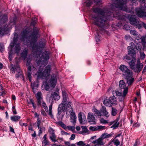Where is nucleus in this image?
Instances as JSON below:
<instances>
[{
  "label": "nucleus",
  "instance_id": "obj_1",
  "mask_svg": "<svg viewBox=\"0 0 146 146\" xmlns=\"http://www.w3.org/2000/svg\"><path fill=\"white\" fill-rule=\"evenodd\" d=\"M31 31L32 29L29 27L24 29L21 33V37L20 39L26 41L27 46L32 49L33 55L37 58L36 60L38 64L49 59V56L48 52L45 51L42 53L41 52V50L45 46V40H42L38 45L36 42L39 36L38 30L34 28L33 33L31 34Z\"/></svg>",
  "mask_w": 146,
  "mask_h": 146
},
{
  "label": "nucleus",
  "instance_id": "obj_2",
  "mask_svg": "<svg viewBox=\"0 0 146 146\" xmlns=\"http://www.w3.org/2000/svg\"><path fill=\"white\" fill-rule=\"evenodd\" d=\"M14 36L13 42L11 43L8 47L9 58L10 61L11 60L13 54L15 53L18 54L21 49L20 43L17 42L18 35L15 34Z\"/></svg>",
  "mask_w": 146,
  "mask_h": 146
},
{
  "label": "nucleus",
  "instance_id": "obj_3",
  "mask_svg": "<svg viewBox=\"0 0 146 146\" xmlns=\"http://www.w3.org/2000/svg\"><path fill=\"white\" fill-rule=\"evenodd\" d=\"M51 66L50 65L46 66L45 69L43 70L40 66L38 72L37 74V77L38 78H42L43 79H47V77L49 76L51 70Z\"/></svg>",
  "mask_w": 146,
  "mask_h": 146
},
{
  "label": "nucleus",
  "instance_id": "obj_4",
  "mask_svg": "<svg viewBox=\"0 0 146 146\" xmlns=\"http://www.w3.org/2000/svg\"><path fill=\"white\" fill-rule=\"evenodd\" d=\"M134 42L136 44V45L134 43L131 42L130 43V46H128L127 48L129 50L128 54V55L130 56H135V53L134 49H141L142 48V46H139L141 44L139 40H135Z\"/></svg>",
  "mask_w": 146,
  "mask_h": 146
},
{
  "label": "nucleus",
  "instance_id": "obj_5",
  "mask_svg": "<svg viewBox=\"0 0 146 146\" xmlns=\"http://www.w3.org/2000/svg\"><path fill=\"white\" fill-rule=\"evenodd\" d=\"M127 18L129 20L131 24L136 27L139 29L141 28L142 25L146 29V24L143 22L141 24L139 21L135 18V16L129 15Z\"/></svg>",
  "mask_w": 146,
  "mask_h": 146
},
{
  "label": "nucleus",
  "instance_id": "obj_6",
  "mask_svg": "<svg viewBox=\"0 0 146 146\" xmlns=\"http://www.w3.org/2000/svg\"><path fill=\"white\" fill-rule=\"evenodd\" d=\"M72 104L71 103L69 102L67 105V107H68V110L66 111V114L67 115H70V121L73 124L76 123V116L75 115L74 112L73 111V108H72L71 105Z\"/></svg>",
  "mask_w": 146,
  "mask_h": 146
},
{
  "label": "nucleus",
  "instance_id": "obj_7",
  "mask_svg": "<svg viewBox=\"0 0 146 146\" xmlns=\"http://www.w3.org/2000/svg\"><path fill=\"white\" fill-rule=\"evenodd\" d=\"M119 68L126 79H129L133 75L132 72L125 65L121 64Z\"/></svg>",
  "mask_w": 146,
  "mask_h": 146
},
{
  "label": "nucleus",
  "instance_id": "obj_8",
  "mask_svg": "<svg viewBox=\"0 0 146 146\" xmlns=\"http://www.w3.org/2000/svg\"><path fill=\"white\" fill-rule=\"evenodd\" d=\"M57 79L54 76H52L48 83H45V84H43L42 86V90H45L46 91H48L50 87L52 88H54L56 84Z\"/></svg>",
  "mask_w": 146,
  "mask_h": 146
},
{
  "label": "nucleus",
  "instance_id": "obj_9",
  "mask_svg": "<svg viewBox=\"0 0 146 146\" xmlns=\"http://www.w3.org/2000/svg\"><path fill=\"white\" fill-rule=\"evenodd\" d=\"M37 101V105L38 106L43 107L45 109L46 112L48 111V108L46 105L43 101L40 92H38L36 95Z\"/></svg>",
  "mask_w": 146,
  "mask_h": 146
},
{
  "label": "nucleus",
  "instance_id": "obj_10",
  "mask_svg": "<svg viewBox=\"0 0 146 146\" xmlns=\"http://www.w3.org/2000/svg\"><path fill=\"white\" fill-rule=\"evenodd\" d=\"M135 11L137 15L140 18L144 19L146 17V3L144 4V6H141L139 8L135 9Z\"/></svg>",
  "mask_w": 146,
  "mask_h": 146
},
{
  "label": "nucleus",
  "instance_id": "obj_11",
  "mask_svg": "<svg viewBox=\"0 0 146 146\" xmlns=\"http://www.w3.org/2000/svg\"><path fill=\"white\" fill-rule=\"evenodd\" d=\"M26 65L28 66L27 76L28 78L31 77V72L33 73V74H36L37 73V69L31 63V60L28 59L26 63Z\"/></svg>",
  "mask_w": 146,
  "mask_h": 146
},
{
  "label": "nucleus",
  "instance_id": "obj_12",
  "mask_svg": "<svg viewBox=\"0 0 146 146\" xmlns=\"http://www.w3.org/2000/svg\"><path fill=\"white\" fill-rule=\"evenodd\" d=\"M68 108V107H67L66 106H64L62 104H60L59 105L58 108V118H59V119L62 118L64 115V114H62V110L63 111L66 110L67 111V110Z\"/></svg>",
  "mask_w": 146,
  "mask_h": 146
},
{
  "label": "nucleus",
  "instance_id": "obj_13",
  "mask_svg": "<svg viewBox=\"0 0 146 146\" xmlns=\"http://www.w3.org/2000/svg\"><path fill=\"white\" fill-rule=\"evenodd\" d=\"M119 86L120 89L123 90V96H125L128 92V88L127 86H126V83L123 80H121L119 81Z\"/></svg>",
  "mask_w": 146,
  "mask_h": 146
},
{
  "label": "nucleus",
  "instance_id": "obj_14",
  "mask_svg": "<svg viewBox=\"0 0 146 146\" xmlns=\"http://www.w3.org/2000/svg\"><path fill=\"white\" fill-rule=\"evenodd\" d=\"M143 65L140 63V59L138 58L137 60V64L133 70L135 72L139 73L142 70L143 67Z\"/></svg>",
  "mask_w": 146,
  "mask_h": 146
},
{
  "label": "nucleus",
  "instance_id": "obj_15",
  "mask_svg": "<svg viewBox=\"0 0 146 146\" xmlns=\"http://www.w3.org/2000/svg\"><path fill=\"white\" fill-rule=\"evenodd\" d=\"M103 140V138L100 137L93 141L92 143L94 144V146H101L105 144V143Z\"/></svg>",
  "mask_w": 146,
  "mask_h": 146
},
{
  "label": "nucleus",
  "instance_id": "obj_16",
  "mask_svg": "<svg viewBox=\"0 0 146 146\" xmlns=\"http://www.w3.org/2000/svg\"><path fill=\"white\" fill-rule=\"evenodd\" d=\"M87 119L88 122L90 124H94L96 123V119L92 113H88Z\"/></svg>",
  "mask_w": 146,
  "mask_h": 146
},
{
  "label": "nucleus",
  "instance_id": "obj_17",
  "mask_svg": "<svg viewBox=\"0 0 146 146\" xmlns=\"http://www.w3.org/2000/svg\"><path fill=\"white\" fill-rule=\"evenodd\" d=\"M78 118L80 123L84 124L86 123V115L82 113H79L78 114Z\"/></svg>",
  "mask_w": 146,
  "mask_h": 146
},
{
  "label": "nucleus",
  "instance_id": "obj_18",
  "mask_svg": "<svg viewBox=\"0 0 146 146\" xmlns=\"http://www.w3.org/2000/svg\"><path fill=\"white\" fill-rule=\"evenodd\" d=\"M130 33L131 35H133V36L135 37L136 40H140L141 38V35L135 30H131L130 31Z\"/></svg>",
  "mask_w": 146,
  "mask_h": 146
},
{
  "label": "nucleus",
  "instance_id": "obj_19",
  "mask_svg": "<svg viewBox=\"0 0 146 146\" xmlns=\"http://www.w3.org/2000/svg\"><path fill=\"white\" fill-rule=\"evenodd\" d=\"M63 100L61 104H62L64 106H66L68 104H66L67 100L68 99V96L65 91H63L62 92Z\"/></svg>",
  "mask_w": 146,
  "mask_h": 146
},
{
  "label": "nucleus",
  "instance_id": "obj_20",
  "mask_svg": "<svg viewBox=\"0 0 146 146\" xmlns=\"http://www.w3.org/2000/svg\"><path fill=\"white\" fill-rule=\"evenodd\" d=\"M11 70L12 73H15V71L17 72L18 73L21 74L22 73V71L20 69V67L17 64L14 66L12 67L11 69Z\"/></svg>",
  "mask_w": 146,
  "mask_h": 146
},
{
  "label": "nucleus",
  "instance_id": "obj_21",
  "mask_svg": "<svg viewBox=\"0 0 146 146\" xmlns=\"http://www.w3.org/2000/svg\"><path fill=\"white\" fill-rule=\"evenodd\" d=\"M131 56L132 57V58L131 60L128 63L129 65L130 68L133 70L135 66V62L136 61V59L135 58L133 57L134 56Z\"/></svg>",
  "mask_w": 146,
  "mask_h": 146
},
{
  "label": "nucleus",
  "instance_id": "obj_22",
  "mask_svg": "<svg viewBox=\"0 0 146 146\" xmlns=\"http://www.w3.org/2000/svg\"><path fill=\"white\" fill-rule=\"evenodd\" d=\"M100 2V1L98 0H93V1L90 0H88L86 1L85 3L87 7H89L93 4V2L96 3V4H98Z\"/></svg>",
  "mask_w": 146,
  "mask_h": 146
},
{
  "label": "nucleus",
  "instance_id": "obj_23",
  "mask_svg": "<svg viewBox=\"0 0 146 146\" xmlns=\"http://www.w3.org/2000/svg\"><path fill=\"white\" fill-rule=\"evenodd\" d=\"M101 111L103 114V115L108 117L109 116L110 114L106 110V108L103 106L101 110Z\"/></svg>",
  "mask_w": 146,
  "mask_h": 146
},
{
  "label": "nucleus",
  "instance_id": "obj_24",
  "mask_svg": "<svg viewBox=\"0 0 146 146\" xmlns=\"http://www.w3.org/2000/svg\"><path fill=\"white\" fill-rule=\"evenodd\" d=\"M47 135L45 134L43 137V140L42 141V145L45 146L50 145L49 142L47 139Z\"/></svg>",
  "mask_w": 146,
  "mask_h": 146
},
{
  "label": "nucleus",
  "instance_id": "obj_25",
  "mask_svg": "<svg viewBox=\"0 0 146 146\" xmlns=\"http://www.w3.org/2000/svg\"><path fill=\"white\" fill-rule=\"evenodd\" d=\"M51 96L55 100H58L60 98V97L59 94L58 92H54L51 94Z\"/></svg>",
  "mask_w": 146,
  "mask_h": 146
},
{
  "label": "nucleus",
  "instance_id": "obj_26",
  "mask_svg": "<svg viewBox=\"0 0 146 146\" xmlns=\"http://www.w3.org/2000/svg\"><path fill=\"white\" fill-rule=\"evenodd\" d=\"M110 102L112 105H116L117 104V102L115 96H112L109 98Z\"/></svg>",
  "mask_w": 146,
  "mask_h": 146
},
{
  "label": "nucleus",
  "instance_id": "obj_27",
  "mask_svg": "<svg viewBox=\"0 0 146 146\" xmlns=\"http://www.w3.org/2000/svg\"><path fill=\"white\" fill-rule=\"evenodd\" d=\"M119 120V118H117L114 121L111 122L112 124L114 123V124L111 127V128H112L114 129L118 127L119 123L118 122Z\"/></svg>",
  "mask_w": 146,
  "mask_h": 146
},
{
  "label": "nucleus",
  "instance_id": "obj_28",
  "mask_svg": "<svg viewBox=\"0 0 146 146\" xmlns=\"http://www.w3.org/2000/svg\"><path fill=\"white\" fill-rule=\"evenodd\" d=\"M21 117L19 115H13L11 117V120L13 121H17L20 119Z\"/></svg>",
  "mask_w": 146,
  "mask_h": 146
},
{
  "label": "nucleus",
  "instance_id": "obj_29",
  "mask_svg": "<svg viewBox=\"0 0 146 146\" xmlns=\"http://www.w3.org/2000/svg\"><path fill=\"white\" fill-rule=\"evenodd\" d=\"M27 53L28 49L26 48L24 49L23 52L21 53L22 57L24 58H26L27 57Z\"/></svg>",
  "mask_w": 146,
  "mask_h": 146
},
{
  "label": "nucleus",
  "instance_id": "obj_30",
  "mask_svg": "<svg viewBox=\"0 0 146 146\" xmlns=\"http://www.w3.org/2000/svg\"><path fill=\"white\" fill-rule=\"evenodd\" d=\"M113 135V133H111L109 134H108L107 133H104L103 134L102 136L101 137L103 138V140L106 138H109L111 137Z\"/></svg>",
  "mask_w": 146,
  "mask_h": 146
},
{
  "label": "nucleus",
  "instance_id": "obj_31",
  "mask_svg": "<svg viewBox=\"0 0 146 146\" xmlns=\"http://www.w3.org/2000/svg\"><path fill=\"white\" fill-rule=\"evenodd\" d=\"M113 94H114L115 96H116L120 97L121 98L124 99L125 97L123 96V95L121 92L118 91H115L114 93H113Z\"/></svg>",
  "mask_w": 146,
  "mask_h": 146
},
{
  "label": "nucleus",
  "instance_id": "obj_32",
  "mask_svg": "<svg viewBox=\"0 0 146 146\" xmlns=\"http://www.w3.org/2000/svg\"><path fill=\"white\" fill-rule=\"evenodd\" d=\"M92 111L94 114H96L97 116L100 117L102 116L101 111L100 112L99 110H98L96 108H94L92 109Z\"/></svg>",
  "mask_w": 146,
  "mask_h": 146
},
{
  "label": "nucleus",
  "instance_id": "obj_33",
  "mask_svg": "<svg viewBox=\"0 0 146 146\" xmlns=\"http://www.w3.org/2000/svg\"><path fill=\"white\" fill-rule=\"evenodd\" d=\"M103 103L104 105L106 106L111 107V104L109 100H108L107 99L104 100L103 101Z\"/></svg>",
  "mask_w": 146,
  "mask_h": 146
},
{
  "label": "nucleus",
  "instance_id": "obj_34",
  "mask_svg": "<svg viewBox=\"0 0 146 146\" xmlns=\"http://www.w3.org/2000/svg\"><path fill=\"white\" fill-rule=\"evenodd\" d=\"M133 75L129 79H126L127 80V82L129 86L131 85L134 81V78H132Z\"/></svg>",
  "mask_w": 146,
  "mask_h": 146
},
{
  "label": "nucleus",
  "instance_id": "obj_35",
  "mask_svg": "<svg viewBox=\"0 0 146 146\" xmlns=\"http://www.w3.org/2000/svg\"><path fill=\"white\" fill-rule=\"evenodd\" d=\"M81 127L82 128V133L83 134H84L85 133H88V132L89 131L87 129V127H84V126H82Z\"/></svg>",
  "mask_w": 146,
  "mask_h": 146
},
{
  "label": "nucleus",
  "instance_id": "obj_36",
  "mask_svg": "<svg viewBox=\"0 0 146 146\" xmlns=\"http://www.w3.org/2000/svg\"><path fill=\"white\" fill-rule=\"evenodd\" d=\"M112 142L116 146L119 145L120 143L119 141L117 139H115V138L112 140Z\"/></svg>",
  "mask_w": 146,
  "mask_h": 146
},
{
  "label": "nucleus",
  "instance_id": "obj_37",
  "mask_svg": "<svg viewBox=\"0 0 146 146\" xmlns=\"http://www.w3.org/2000/svg\"><path fill=\"white\" fill-rule=\"evenodd\" d=\"M52 105H50L49 106V110H48V111L47 112H48L49 115L52 117H53V116L52 113Z\"/></svg>",
  "mask_w": 146,
  "mask_h": 146
},
{
  "label": "nucleus",
  "instance_id": "obj_38",
  "mask_svg": "<svg viewBox=\"0 0 146 146\" xmlns=\"http://www.w3.org/2000/svg\"><path fill=\"white\" fill-rule=\"evenodd\" d=\"M112 110L111 112V115L113 116H115L117 114V110L113 108H112Z\"/></svg>",
  "mask_w": 146,
  "mask_h": 146
},
{
  "label": "nucleus",
  "instance_id": "obj_39",
  "mask_svg": "<svg viewBox=\"0 0 146 146\" xmlns=\"http://www.w3.org/2000/svg\"><path fill=\"white\" fill-rule=\"evenodd\" d=\"M141 42L143 45H144L146 43V36H143L142 37L141 36Z\"/></svg>",
  "mask_w": 146,
  "mask_h": 146
},
{
  "label": "nucleus",
  "instance_id": "obj_40",
  "mask_svg": "<svg viewBox=\"0 0 146 146\" xmlns=\"http://www.w3.org/2000/svg\"><path fill=\"white\" fill-rule=\"evenodd\" d=\"M50 138L51 140L54 142H56L57 141V140L56 139V136L55 135H50Z\"/></svg>",
  "mask_w": 146,
  "mask_h": 146
},
{
  "label": "nucleus",
  "instance_id": "obj_41",
  "mask_svg": "<svg viewBox=\"0 0 146 146\" xmlns=\"http://www.w3.org/2000/svg\"><path fill=\"white\" fill-rule=\"evenodd\" d=\"M140 56L141 59L143 60L145 57V55L143 52H140Z\"/></svg>",
  "mask_w": 146,
  "mask_h": 146
},
{
  "label": "nucleus",
  "instance_id": "obj_42",
  "mask_svg": "<svg viewBox=\"0 0 146 146\" xmlns=\"http://www.w3.org/2000/svg\"><path fill=\"white\" fill-rule=\"evenodd\" d=\"M48 131L50 133V135H55L54 132V130L51 127H49Z\"/></svg>",
  "mask_w": 146,
  "mask_h": 146
},
{
  "label": "nucleus",
  "instance_id": "obj_43",
  "mask_svg": "<svg viewBox=\"0 0 146 146\" xmlns=\"http://www.w3.org/2000/svg\"><path fill=\"white\" fill-rule=\"evenodd\" d=\"M77 144L79 146H84L86 145V144L82 141H80L77 142Z\"/></svg>",
  "mask_w": 146,
  "mask_h": 146
},
{
  "label": "nucleus",
  "instance_id": "obj_44",
  "mask_svg": "<svg viewBox=\"0 0 146 146\" xmlns=\"http://www.w3.org/2000/svg\"><path fill=\"white\" fill-rule=\"evenodd\" d=\"M89 129L91 131H96L98 129L97 128V127L96 126H91L90 127Z\"/></svg>",
  "mask_w": 146,
  "mask_h": 146
},
{
  "label": "nucleus",
  "instance_id": "obj_45",
  "mask_svg": "<svg viewBox=\"0 0 146 146\" xmlns=\"http://www.w3.org/2000/svg\"><path fill=\"white\" fill-rule=\"evenodd\" d=\"M67 128L68 130L73 131L74 130L75 127L73 126H69L67 127Z\"/></svg>",
  "mask_w": 146,
  "mask_h": 146
},
{
  "label": "nucleus",
  "instance_id": "obj_46",
  "mask_svg": "<svg viewBox=\"0 0 146 146\" xmlns=\"http://www.w3.org/2000/svg\"><path fill=\"white\" fill-rule=\"evenodd\" d=\"M100 121L101 123L104 124H106L108 123V122L106 120L104 119L103 118H102L100 119Z\"/></svg>",
  "mask_w": 146,
  "mask_h": 146
},
{
  "label": "nucleus",
  "instance_id": "obj_47",
  "mask_svg": "<svg viewBox=\"0 0 146 146\" xmlns=\"http://www.w3.org/2000/svg\"><path fill=\"white\" fill-rule=\"evenodd\" d=\"M4 48V46L3 44L2 43L0 44V51H2L3 50Z\"/></svg>",
  "mask_w": 146,
  "mask_h": 146
},
{
  "label": "nucleus",
  "instance_id": "obj_48",
  "mask_svg": "<svg viewBox=\"0 0 146 146\" xmlns=\"http://www.w3.org/2000/svg\"><path fill=\"white\" fill-rule=\"evenodd\" d=\"M4 19L3 21V22H5L7 20V17L6 15H5L3 16L1 20L2 21L3 19Z\"/></svg>",
  "mask_w": 146,
  "mask_h": 146
},
{
  "label": "nucleus",
  "instance_id": "obj_49",
  "mask_svg": "<svg viewBox=\"0 0 146 146\" xmlns=\"http://www.w3.org/2000/svg\"><path fill=\"white\" fill-rule=\"evenodd\" d=\"M98 129L100 130H103L104 129H105V127L104 126H98Z\"/></svg>",
  "mask_w": 146,
  "mask_h": 146
},
{
  "label": "nucleus",
  "instance_id": "obj_50",
  "mask_svg": "<svg viewBox=\"0 0 146 146\" xmlns=\"http://www.w3.org/2000/svg\"><path fill=\"white\" fill-rule=\"evenodd\" d=\"M75 137V135L74 134H72L71 135V137L70 138V139L71 140H73L74 139Z\"/></svg>",
  "mask_w": 146,
  "mask_h": 146
},
{
  "label": "nucleus",
  "instance_id": "obj_51",
  "mask_svg": "<svg viewBox=\"0 0 146 146\" xmlns=\"http://www.w3.org/2000/svg\"><path fill=\"white\" fill-rule=\"evenodd\" d=\"M31 102L33 105V106L34 108V109H35L36 108V106L34 104V102L32 100H31Z\"/></svg>",
  "mask_w": 146,
  "mask_h": 146
},
{
  "label": "nucleus",
  "instance_id": "obj_52",
  "mask_svg": "<svg viewBox=\"0 0 146 146\" xmlns=\"http://www.w3.org/2000/svg\"><path fill=\"white\" fill-rule=\"evenodd\" d=\"M19 124L21 125L24 126H27V124L26 123H22L21 121L19 122Z\"/></svg>",
  "mask_w": 146,
  "mask_h": 146
},
{
  "label": "nucleus",
  "instance_id": "obj_53",
  "mask_svg": "<svg viewBox=\"0 0 146 146\" xmlns=\"http://www.w3.org/2000/svg\"><path fill=\"white\" fill-rule=\"evenodd\" d=\"M131 57L129 56H126L124 57V58L127 60H129L131 59Z\"/></svg>",
  "mask_w": 146,
  "mask_h": 146
},
{
  "label": "nucleus",
  "instance_id": "obj_54",
  "mask_svg": "<svg viewBox=\"0 0 146 146\" xmlns=\"http://www.w3.org/2000/svg\"><path fill=\"white\" fill-rule=\"evenodd\" d=\"M9 129H10V131L11 132H13L14 133H15L14 129L12 127H11V126H10Z\"/></svg>",
  "mask_w": 146,
  "mask_h": 146
},
{
  "label": "nucleus",
  "instance_id": "obj_55",
  "mask_svg": "<svg viewBox=\"0 0 146 146\" xmlns=\"http://www.w3.org/2000/svg\"><path fill=\"white\" fill-rule=\"evenodd\" d=\"M41 113L42 115H43L44 116H46V114L44 110H41Z\"/></svg>",
  "mask_w": 146,
  "mask_h": 146
},
{
  "label": "nucleus",
  "instance_id": "obj_56",
  "mask_svg": "<svg viewBox=\"0 0 146 146\" xmlns=\"http://www.w3.org/2000/svg\"><path fill=\"white\" fill-rule=\"evenodd\" d=\"M21 76H23L22 74H17L16 75V78H19V77H21Z\"/></svg>",
  "mask_w": 146,
  "mask_h": 146
},
{
  "label": "nucleus",
  "instance_id": "obj_57",
  "mask_svg": "<svg viewBox=\"0 0 146 146\" xmlns=\"http://www.w3.org/2000/svg\"><path fill=\"white\" fill-rule=\"evenodd\" d=\"M31 87H32L33 90L35 89H36V87H37L38 86V85L36 86L35 87L34 86V84H31Z\"/></svg>",
  "mask_w": 146,
  "mask_h": 146
},
{
  "label": "nucleus",
  "instance_id": "obj_58",
  "mask_svg": "<svg viewBox=\"0 0 146 146\" xmlns=\"http://www.w3.org/2000/svg\"><path fill=\"white\" fill-rule=\"evenodd\" d=\"M0 96H3L5 95L6 94V92L5 91H3L1 92V93Z\"/></svg>",
  "mask_w": 146,
  "mask_h": 146
},
{
  "label": "nucleus",
  "instance_id": "obj_59",
  "mask_svg": "<svg viewBox=\"0 0 146 146\" xmlns=\"http://www.w3.org/2000/svg\"><path fill=\"white\" fill-rule=\"evenodd\" d=\"M61 133H62V135H69V133L66 132H65L64 131H62Z\"/></svg>",
  "mask_w": 146,
  "mask_h": 146
},
{
  "label": "nucleus",
  "instance_id": "obj_60",
  "mask_svg": "<svg viewBox=\"0 0 146 146\" xmlns=\"http://www.w3.org/2000/svg\"><path fill=\"white\" fill-rule=\"evenodd\" d=\"M35 117L36 118L39 117V115L36 113H35Z\"/></svg>",
  "mask_w": 146,
  "mask_h": 146
},
{
  "label": "nucleus",
  "instance_id": "obj_61",
  "mask_svg": "<svg viewBox=\"0 0 146 146\" xmlns=\"http://www.w3.org/2000/svg\"><path fill=\"white\" fill-rule=\"evenodd\" d=\"M32 136L34 137H35L36 136V134L35 131H34L33 133L32 134Z\"/></svg>",
  "mask_w": 146,
  "mask_h": 146
},
{
  "label": "nucleus",
  "instance_id": "obj_62",
  "mask_svg": "<svg viewBox=\"0 0 146 146\" xmlns=\"http://www.w3.org/2000/svg\"><path fill=\"white\" fill-rule=\"evenodd\" d=\"M13 111V114L14 115L16 114H17V112L16 111V109H15V110H12Z\"/></svg>",
  "mask_w": 146,
  "mask_h": 146
},
{
  "label": "nucleus",
  "instance_id": "obj_63",
  "mask_svg": "<svg viewBox=\"0 0 146 146\" xmlns=\"http://www.w3.org/2000/svg\"><path fill=\"white\" fill-rule=\"evenodd\" d=\"M143 72H146V65L144 67L143 70Z\"/></svg>",
  "mask_w": 146,
  "mask_h": 146
},
{
  "label": "nucleus",
  "instance_id": "obj_64",
  "mask_svg": "<svg viewBox=\"0 0 146 146\" xmlns=\"http://www.w3.org/2000/svg\"><path fill=\"white\" fill-rule=\"evenodd\" d=\"M12 99L13 100H15L16 99V97L14 95H12Z\"/></svg>",
  "mask_w": 146,
  "mask_h": 146
}]
</instances>
